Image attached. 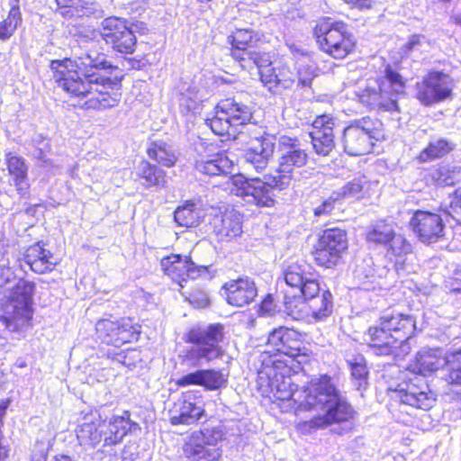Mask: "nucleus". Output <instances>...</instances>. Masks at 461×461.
Listing matches in <instances>:
<instances>
[{
	"label": "nucleus",
	"mask_w": 461,
	"mask_h": 461,
	"mask_svg": "<svg viewBox=\"0 0 461 461\" xmlns=\"http://www.w3.org/2000/svg\"><path fill=\"white\" fill-rule=\"evenodd\" d=\"M50 68L58 85L68 94L79 98L86 109H106L121 100V85L108 71L115 68L103 53H87L77 60H52Z\"/></svg>",
	"instance_id": "obj_1"
},
{
	"label": "nucleus",
	"mask_w": 461,
	"mask_h": 461,
	"mask_svg": "<svg viewBox=\"0 0 461 461\" xmlns=\"http://www.w3.org/2000/svg\"><path fill=\"white\" fill-rule=\"evenodd\" d=\"M447 366L445 380L451 384H461V348L445 354L440 348H421L410 365L413 378H409L398 385L394 391L395 397L401 402L422 410L430 409L435 401V394L429 390L424 378Z\"/></svg>",
	"instance_id": "obj_2"
},
{
	"label": "nucleus",
	"mask_w": 461,
	"mask_h": 461,
	"mask_svg": "<svg viewBox=\"0 0 461 461\" xmlns=\"http://www.w3.org/2000/svg\"><path fill=\"white\" fill-rule=\"evenodd\" d=\"M298 400L307 411L320 412L309 421L311 428H324L332 423L349 421L355 415L331 378L326 375L312 379L311 386L298 394Z\"/></svg>",
	"instance_id": "obj_3"
},
{
	"label": "nucleus",
	"mask_w": 461,
	"mask_h": 461,
	"mask_svg": "<svg viewBox=\"0 0 461 461\" xmlns=\"http://www.w3.org/2000/svg\"><path fill=\"white\" fill-rule=\"evenodd\" d=\"M290 366L285 359L277 357H263L258 370V384L264 392H269V397L276 402L284 411L294 410L296 414L307 411L300 404L298 394L304 393L311 386V382L301 390L294 391V383L290 376Z\"/></svg>",
	"instance_id": "obj_4"
},
{
	"label": "nucleus",
	"mask_w": 461,
	"mask_h": 461,
	"mask_svg": "<svg viewBox=\"0 0 461 461\" xmlns=\"http://www.w3.org/2000/svg\"><path fill=\"white\" fill-rule=\"evenodd\" d=\"M406 83L403 77L390 66L384 69V76L367 83L357 93L358 101L370 109L398 111V99L405 95Z\"/></svg>",
	"instance_id": "obj_5"
},
{
	"label": "nucleus",
	"mask_w": 461,
	"mask_h": 461,
	"mask_svg": "<svg viewBox=\"0 0 461 461\" xmlns=\"http://www.w3.org/2000/svg\"><path fill=\"white\" fill-rule=\"evenodd\" d=\"M35 285L32 282L20 279L9 289L3 305L0 320L6 329L16 331L29 324L32 317V302Z\"/></svg>",
	"instance_id": "obj_6"
},
{
	"label": "nucleus",
	"mask_w": 461,
	"mask_h": 461,
	"mask_svg": "<svg viewBox=\"0 0 461 461\" xmlns=\"http://www.w3.org/2000/svg\"><path fill=\"white\" fill-rule=\"evenodd\" d=\"M223 338V326L221 324L192 329L187 334V341L192 346L186 350L185 360L194 366H199L221 357L223 349L220 343Z\"/></svg>",
	"instance_id": "obj_7"
},
{
	"label": "nucleus",
	"mask_w": 461,
	"mask_h": 461,
	"mask_svg": "<svg viewBox=\"0 0 461 461\" xmlns=\"http://www.w3.org/2000/svg\"><path fill=\"white\" fill-rule=\"evenodd\" d=\"M314 35L321 50L334 59H344L355 48V41L342 23H333L330 18L320 21Z\"/></svg>",
	"instance_id": "obj_8"
},
{
	"label": "nucleus",
	"mask_w": 461,
	"mask_h": 461,
	"mask_svg": "<svg viewBox=\"0 0 461 461\" xmlns=\"http://www.w3.org/2000/svg\"><path fill=\"white\" fill-rule=\"evenodd\" d=\"M252 118L250 107L232 98L218 103L212 117L205 124L217 135L235 134L236 128L249 122Z\"/></svg>",
	"instance_id": "obj_9"
},
{
	"label": "nucleus",
	"mask_w": 461,
	"mask_h": 461,
	"mask_svg": "<svg viewBox=\"0 0 461 461\" xmlns=\"http://www.w3.org/2000/svg\"><path fill=\"white\" fill-rule=\"evenodd\" d=\"M275 176H264V178H247L243 175H235L229 178L226 189L246 202L260 206H271L274 203Z\"/></svg>",
	"instance_id": "obj_10"
},
{
	"label": "nucleus",
	"mask_w": 461,
	"mask_h": 461,
	"mask_svg": "<svg viewBox=\"0 0 461 461\" xmlns=\"http://www.w3.org/2000/svg\"><path fill=\"white\" fill-rule=\"evenodd\" d=\"M279 150L278 167L273 181L278 190H285L293 181L294 170L306 165L308 154L300 147L296 139L287 136L280 137Z\"/></svg>",
	"instance_id": "obj_11"
},
{
	"label": "nucleus",
	"mask_w": 461,
	"mask_h": 461,
	"mask_svg": "<svg viewBox=\"0 0 461 461\" xmlns=\"http://www.w3.org/2000/svg\"><path fill=\"white\" fill-rule=\"evenodd\" d=\"M222 439V430L218 428L194 431L184 444V455L189 461H219L221 450L218 444Z\"/></svg>",
	"instance_id": "obj_12"
},
{
	"label": "nucleus",
	"mask_w": 461,
	"mask_h": 461,
	"mask_svg": "<svg viewBox=\"0 0 461 461\" xmlns=\"http://www.w3.org/2000/svg\"><path fill=\"white\" fill-rule=\"evenodd\" d=\"M377 122L369 117L355 121L345 128L342 143L344 150L350 156H362L369 153L378 140Z\"/></svg>",
	"instance_id": "obj_13"
},
{
	"label": "nucleus",
	"mask_w": 461,
	"mask_h": 461,
	"mask_svg": "<svg viewBox=\"0 0 461 461\" xmlns=\"http://www.w3.org/2000/svg\"><path fill=\"white\" fill-rule=\"evenodd\" d=\"M347 249L346 231L339 228L327 229L319 236L314 245L313 260L320 267L332 268L338 265Z\"/></svg>",
	"instance_id": "obj_14"
},
{
	"label": "nucleus",
	"mask_w": 461,
	"mask_h": 461,
	"mask_svg": "<svg viewBox=\"0 0 461 461\" xmlns=\"http://www.w3.org/2000/svg\"><path fill=\"white\" fill-rule=\"evenodd\" d=\"M285 311L294 319H304L312 316L316 321L327 317L332 309V295L330 292H320L312 297L288 298L285 300Z\"/></svg>",
	"instance_id": "obj_15"
},
{
	"label": "nucleus",
	"mask_w": 461,
	"mask_h": 461,
	"mask_svg": "<svg viewBox=\"0 0 461 461\" xmlns=\"http://www.w3.org/2000/svg\"><path fill=\"white\" fill-rule=\"evenodd\" d=\"M100 33L114 51L122 54L134 52L137 39L125 20L113 16L105 18L101 23Z\"/></svg>",
	"instance_id": "obj_16"
},
{
	"label": "nucleus",
	"mask_w": 461,
	"mask_h": 461,
	"mask_svg": "<svg viewBox=\"0 0 461 461\" xmlns=\"http://www.w3.org/2000/svg\"><path fill=\"white\" fill-rule=\"evenodd\" d=\"M140 326L131 319L119 321L101 320L96 323V332L103 342L114 347L137 341L140 333Z\"/></svg>",
	"instance_id": "obj_17"
},
{
	"label": "nucleus",
	"mask_w": 461,
	"mask_h": 461,
	"mask_svg": "<svg viewBox=\"0 0 461 461\" xmlns=\"http://www.w3.org/2000/svg\"><path fill=\"white\" fill-rule=\"evenodd\" d=\"M285 283L297 288L302 296L312 297L320 291L318 274L305 260H296L288 263L284 270Z\"/></svg>",
	"instance_id": "obj_18"
},
{
	"label": "nucleus",
	"mask_w": 461,
	"mask_h": 461,
	"mask_svg": "<svg viewBox=\"0 0 461 461\" xmlns=\"http://www.w3.org/2000/svg\"><path fill=\"white\" fill-rule=\"evenodd\" d=\"M267 346L269 349L260 356L261 362L265 356L267 358L285 359V357L295 358L301 355L302 350L299 333L285 327H279L269 334Z\"/></svg>",
	"instance_id": "obj_19"
},
{
	"label": "nucleus",
	"mask_w": 461,
	"mask_h": 461,
	"mask_svg": "<svg viewBox=\"0 0 461 461\" xmlns=\"http://www.w3.org/2000/svg\"><path fill=\"white\" fill-rule=\"evenodd\" d=\"M379 323L385 327L400 344V351H402L403 354H409L411 347L408 344V339L416 330L415 318L411 314L395 310H387L381 315Z\"/></svg>",
	"instance_id": "obj_20"
},
{
	"label": "nucleus",
	"mask_w": 461,
	"mask_h": 461,
	"mask_svg": "<svg viewBox=\"0 0 461 461\" xmlns=\"http://www.w3.org/2000/svg\"><path fill=\"white\" fill-rule=\"evenodd\" d=\"M453 88L454 82L450 76L432 71L417 85V98L424 105H430L448 98Z\"/></svg>",
	"instance_id": "obj_21"
},
{
	"label": "nucleus",
	"mask_w": 461,
	"mask_h": 461,
	"mask_svg": "<svg viewBox=\"0 0 461 461\" xmlns=\"http://www.w3.org/2000/svg\"><path fill=\"white\" fill-rule=\"evenodd\" d=\"M217 148L212 143L202 142L198 148V158L195 160V168L208 176L227 174L233 167V162L221 151H215Z\"/></svg>",
	"instance_id": "obj_22"
},
{
	"label": "nucleus",
	"mask_w": 461,
	"mask_h": 461,
	"mask_svg": "<svg viewBox=\"0 0 461 461\" xmlns=\"http://www.w3.org/2000/svg\"><path fill=\"white\" fill-rule=\"evenodd\" d=\"M411 226L423 243H435L444 237L445 224L437 213L419 210L414 212Z\"/></svg>",
	"instance_id": "obj_23"
},
{
	"label": "nucleus",
	"mask_w": 461,
	"mask_h": 461,
	"mask_svg": "<svg viewBox=\"0 0 461 461\" xmlns=\"http://www.w3.org/2000/svg\"><path fill=\"white\" fill-rule=\"evenodd\" d=\"M160 265L164 273L181 286H183L181 282L186 281L188 278L195 279L201 273L206 271L204 267L195 266L189 257L185 256L183 258L176 254L163 258Z\"/></svg>",
	"instance_id": "obj_24"
},
{
	"label": "nucleus",
	"mask_w": 461,
	"mask_h": 461,
	"mask_svg": "<svg viewBox=\"0 0 461 461\" xmlns=\"http://www.w3.org/2000/svg\"><path fill=\"white\" fill-rule=\"evenodd\" d=\"M364 340L377 356L393 355L395 358H400L407 355L400 351V344L387 329L380 324L370 327L365 333Z\"/></svg>",
	"instance_id": "obj_25"
},
{
	"label": "nucleus",
	"mask_w": 461,
	"mask_h": 461,
	"mask_svg": "<svg viewBox=\"0 0 461 461\" xmlns=\"http://www.w3.org/2000/svg\"><path fill=\"white\" fill-rule=\"evenodd\" d=\"M221 289L226 302L235 307L249 305L258 295L256 284L249 277L230 280L223 285Z\"/></svg>",
	"instance_id": "obj_26"
},
{
	"label": "nucleus",
	"mask_w": 461,
	"mask_h": 461,
	"mask_svg": "<svg viewBox=\"0 0 461 461\" xmlns=\"http://www.w3.org/2000/svg\"><path fill=\"white\" fill-rule=\"evenodd\" d=\"M335 119L323 114L315 119L310 132L313 149L318 155L328 156L335 147L333 128Z\"/></svg>",
	"instance_id": "obj_27"
},
{
	"label": "nucleus",
	"mask_w": 461,
	"mask_h": 461,
	"mask_svg": "<svg viewBox=\"0 0 461 461\" xmlns=\"http://www.w3.org/2000/svg\"><path fill=\"white\" fill-rule=\"evenodd\" d=\"M103 420L96 413L86 415L76 429V435L80 446L94 448L102 440L104 441Z\"/></svg>",
	"instance_id": "obj_28"
},
{
	"label": "nucleus",
	"mask_w": 461,
	"mask_h": 461,
	"mask_svg": "<svg viewBox=\"0 0 461 461\" xmlns=\"http://www.w3.org/2000/svg\"><path fill=\"white\" fill-rule=\"evenodd\" d=\"M275 139L273 136L265 135L260 138H254L249 141L246 152V160L250 163L256 170L265 169L274 154Z\"/></svg>",
	"instance_id": "obj_29"
},
{
	"label": "nucleus",
	"mask_w": 461,
	"mask_h": 461,
	"mask_svg": "<svg viewBox=\"0 0 461 461\" xmlns=\"http://www.w3.org/2000/svg\"><path fill=\"white\" fill-rule=\"evenodd\" d=\"M102 427L105 446L116 445L128 432L140 429L139 425L130 420L128 411H124L122 416H113L109 421L103 420Z\"/></svg>",
	"instance_id": "obj_30"
},
{
	"label": "nucleus",
	"mask_w": 461,
	"mask_h": 461,
	"mask_svg": "<svg viewBox=\"0 0 461 461\" xmlns=\"http://www.w3.org/2000/svg\"><path fill=\"white\" fill-rule=\"evenodd\" d=\"M102 427L105 446L116 445L128 432L140 429L139 425L130 420L128 411H124L122 416H113L109 421L103 420Z\"/></svg>",
	"instance_id": "obj_31"
},
{
	"label": "nucleus",
	"mask_w": 461,
	"mask_h": 461,
	"mask_svg": "<svg viewBox=\"0 0 461 461\" xmlns=\"http://www.w3.org/2000/svg\"><path fill=\"white\" fill-rule=\"evenodd\" d=\"M5 165L10 176V184L15 187L21 196H25L30 188L29 167L25 159L10 152L5 155Z\"/></svg>",
	"instance_id": "obj_32"
},
{
	"label": "nucleus",
	"mask_w": 461,
	"mask_h": 461,
	"mask_svg": "<svg viewBox=\"0 0 461 461\" xmlns=\"http://www.w3.org/2000/svg\"><path fill=\"white\" fill-rule=\"evenodd\" d=\"M204 410L202 405L186 399L180 398L170 410V422L173 425H191L195 423L203 415Z\"/></svg>",
	"instance_id": "obj_33"
},
{
	"label": "nucleus",
	"mask_w": 461,
	"mask_h": 461,
	"mask_svg": "<svg viewBox=\"0 0 461 461\" xmlns=\"http://www.w3.org/2000/svg\"><path fill=\"white\" fill-rule=\"evenodd\" d=\"M23 260L30 269L37 274L50 272L55 267L52 253L45 249L40 243L26 249Z\"/></svg>",
	"instance_id": "obj_34"
},
{
	"label": "nucleus",
	"mask_w": 461,
	"mask_h": 461,
	"mask_svg": "<svg viewBox=\"0 0 461 461\" xmlns=\"http://www.w3.org/2000/svg\"><path fill=\"white\" fill-rule=\"evenodd\" d=\"M214 231L221 239H232L242 232L241 215L235 210H227L212 221Z\"/></svg>",
	"instance_id": "obj_35"
},
{
	"label": "nucleus",
	"mask_w": 461,
	"mask_h": 461,
	"mask_svg": "<svg viewBox=\"0 0 461 461\" xmlns=\"http://www.w3.org/2000/svg\"><path fill=\"white\" fill-rule=\"evenodd\" d=\"M56 12L65 18L82 17L95 10V0H55Z\"/></svg>",
	"instance_id": "obj_36"
},
{
	"label": "nucleus",
	"mask_w": 461,
	"mask_h": 461,
	"mask_svg": "<svg viewBox=\"0 0 461 461\" xmlns=\"http://www.w3.org/2000/svg\"><path fill=\"white\" fill-rule=\"evenodd\" d=\"M136 176L143 179L146 187L165 185L166 172L146 160H141L135 167Z\"/></svg>",
	"instance_id": "obj_37"
},
{
	"label": "nucleus",
	"mask_w": 461,
	"mask_h": 461,
	"mask_svg": "<svg viewBox=\"0 0 461 461\" xmlns=\"http://www.w3.org/2000/svg\"><path fill=\"white\" fill-rule=\"evenodd\" d=\"M149 158L156 160L164 167H173L176 157L172 149L163 140H155L149 143L147 149Z\"/></svg>",
	"instance_id": "obj_38"
},
{
	"label": "nucleus",
	"mask_w": 461,
	"mask_h": 461,
	"mask_svg": "<svg viewBox=\"0 0 461 461\" xmlns=\"http://www.w3.org/2000/svg\"><path fill=\"white\" fill-rule=\"evenodd\" d=\"M201 214L202 212L197 204L187 201L176 209L174 218L179 226L191 228L197 225Z\"/></svg>",
	"instance_id": "obj_39"
},
{
	"label": "nucleus",
	"mask_w": 461,
	"mask_h": 461,
	"mask_svg": "<svg viewBox=\"0 0 461 461\" xmlns=\"http://www.w3.org/2000/svg\"><path fill=\"white\" fill-rule=\"evenodd\" d=\"M394 234L395 230L393 223L379 221L369 226L366 240L375 244L387 245Z\"/></svg>",
	"instance_id": "obj_40"
},
{
	"label": "nucleus",
	"mask_w": 461,
	"mask_h": 461,
	"mask_svg": "<svg viewBox=\"0 0 461 461\" xmlns=\"http://www.w3.org/2000/svg\"><path fill=\"white\" fill-rule=\"evenodd\" d=\"M23 21L19 0H13L7 17L0 22V40L6 41L15 32Z\"/></svg>",
	"instance_id": "obj_41"
},
{
	"label": "nucleus",
	"mask_w": 461,
	"mask_h": 461,
	"mask_svg": "<svg viewBox=\"0 0 461 461\" xmlns=\"http://www.w3.org/2000/svg\"><path fill=\"white\" fill-rule=\"evenodd\" d=\"M451 149L452 146L447 140L444 139L434 140L419 154L417 159L421 163H425L442 158Z\"/></svg>",
	"instance_id": "obj_42"
},
{
	"label": "nucleus",
	"mask_w": 461,
	"mask_h": 461,
	"mask_svg": "<svg viewBox=\"0 0 461 461\" xmlns=\"http://www.w3.org/2000/svg\"><path fill=\"white\" fill-rule=\"evenodd\" d=\"M180 112L186 116H194L202 111V99L194 88H189L179 96Z\"/></svg>",
	"instance_id": "obj_43"
},
{
	"label": "nucleus",
	"mask_w": 461,
	"mask_h": 461,
	"mask_svg": "<svg viewBox=\"0 0 461 461\" xmlns=\"http://www.w3.org/2000/svg\"><path fill=\"white\" fill-rule=\"evenodd\" d=\"M387 255L394 259L396 264H402L404 258L411 253V245L401 234H394L387 243Z\"/></svg>",
	"instance_id": "obj_44"
},
{
	"label": "nucleus",
	"mask_w": 461,
	"mask_h": 461,
	"mask_svg": "<svg viewBox=\"0 0 461 461\" xmlns=\"http://www.w3.org/2000/svg\"><path fill=\"white\" fill-rule=\"evenodd\" d=\"M253 32L249 30H237L232 35V57L240 61L246 60V54L243 52H250L247 47L252 41Z\"/></svg>",
	"instance_id": "obj_45"
},
{
	"label": "nucleus",
	"mask_w": 461,
	"mask_h": 461,
	"mask_svg": "<svg viewBox=\"0 0 461 461\" xmlns=\"http://www.w3.org/2000/svg\"><path fill=\"white\" fill-rule=\"evenodd\" d=\"M202 375V386L207 390H218L227 384V375L220 370L203 369Z\"/></svg>",
	"instance_id": "obj_46"
},
{
	"label": "nucleus",
	"mask_w": 461,
	"mask_h": 461,
	"mask_svg": "<svg viewBox=\"0 0 461 461\" xmlns=\"http://www.w3.org/2000/svg\"><path fill=\"white\" fill-rule=\"evenodd\" d=\"M366 185V176H361L348 182L340 190L334 193L339 199L357 197Z\"/></svg>",
	"instance_id": "obj_47"
},
{
	"label": "nucleus",
	"mask_w": 461,
	"mask_h": 461,
	"mask_svg": "<svg viewBox=\"0 0 461 461\" xmlns=\"http://www.w3.org/2000/svg\"><path fill=\"white\" fill-rule=\"evenodd\" d=\"M298 81L303 86H309L312 79L318 76V68L309 59H303L298 62Z\"/></svg>",
	"instance_id": "obj_48"
},
{
	"label": "nucleus",
	"mask_w": 461,
	"mask_h": 461,
	"mask_svg": "<svg viewBox=\"0 0 461 461\" xmlns=\"http://www.w3.org/2000/svg\"><path fill=\"white\" fill-rule=\"evenodd\" d=\"M351 366V375L352 377L356 380V386L357 390L365 389L367 382V368L366 364L364 363V359L360 357L359 359H356L354 363H350Z\"/></svg>",
	"instance_id": "obj_49"
},
{
	"label": "nucleus",
	"mask_w": 461,
	"mask_h": 461,
	"mask_svg": "<svg viewBox=\"0 0 461 461\" xmlns=\"http://www.w3.org/2000/svg\"><path fill=\"white\" fill-rule=\"evenodd\" d=\"M260 79L263 85L268 88L269 91L276 93V81L278 73L272 67L265 68L259 72Z\"/></svg>",
	"instance_id": "obj_50"
},
{
	"label": "nucleus",
	"mask_w": 461,
	"mask_h": 461,
	"mask_svg": "<svg viewBox=\"0 0 461 461\" xmlns=\"http://www.w3.org/2000/svg\"><path fill=\"white\" fill-rule=\"evenodd\" d=\"M246 54V60L251 59L255 65L258 68V71L261 72V70L265 68H270L271 67V60L267 54L266 53H259L256 51H250V52H243Z\"/></svg>",
	"instance_id": "obj_51"
},
{
	"label": "nucleus",
	"mask_w": 461,
	"mask_h": 461,
	"mask_svg": "<svg viewBox=\"0 0 461 461\" xmlns=\"http://www.w3.org/2000/svg\"><path fill=\"white\" fill-rule=\"evenodd\" d=\"M15 280V275L9 267V260L3 258L0 263V288L5 287Z\"/></svg>",
	"instance_id": "obj_52"
},
{
	"label": "nucleus",
	"mask_w": 461,
	"mask_h": 461,
	"mask_svg": "<svg viewBox=\"0 0 461 461\" xmlns=\"http://www.w3.org/2000/svg\"><path fill=\"white\" fill-rule=\"evenodd\" d=\"M202 370H197L195 372L187 374L181 378H179L176 382L179 386H188V385H200L202 386Z\"/></svg>",
	"instance_id": "obj_53"
},
{
	"label": "nucleus",
	"mask_w": 461,
	"mask_h": 461,
	"mask_svg": "<svg viewBox=\"0 0 461 461\" xmlns=\"http://www.w3.org/2000/svg\"><path fill=\"white\" fill-rule=\"evenodd\" d=\"M294 83V79L292 77V73L286 68L280 69L276 81V92H278L281 88L287 89L292 87Z\"/></svg>",
	"instance_id": "obj_54"
},
{
	"label": "nucleus",
	"mask_w": 461,
	"mask_h": 461,
	"mask_svg": "<svg viewBox=\"0 0 461 461\" xmlns=\"http://www.w3.org/2000/svg\"><path fill=\"white\" fill-rule=\"evenodd\" d=\"M337 200L339 199L337 198V195H335V193L333 192L328 199L323 201L321 204L314 209V215L322 216L330 214L334 209V203Z\"/></svg>",
	"instance_id": "obj_55"
},
{
	"label": "nucleus",
	"mask_w": 461,
	"mask_h": 461,
	"mask_svg": "<svg viewBox=\"0 0 461 461\" xmlns=\"http://www.w3.org/2000/svg\"><path fill=\"white\" fill-rule=\"evenodd\" d=\"M448 213L453 217L455 214L461 216V187L450 196Z\"/></svg>",
	"instance_id": "obj_56"
},
{
	"label": "nucleus",
	"mask_w": 461,
	"mask_h": 461,
	"mask_svg": "<svg viewBox=\"0 0 461 461\" xmlns=\"http://www.w3.org/2000/svg\"><path fill=\"white\" fill-rule=\"evenodd\" d=\"M426 44V41L424 36L421 35H412L408 42L405 44V54L409 53L410 51L419 50L420 47H422Z\"/></svg>",
	"instance_id": "obj_57"
},
{
	"label": "nucleus",
	"mask_w": 461,
	"mask_h": 461,
	"mask_svg": "<svg viewBox=\"0 0 461 461\" xmlns=\"http://www.w3.org/2000/svg\"><path fill=\"white\" fill-rule=\"evenodd\" d=\"M438 185H452L455 184V178L449 175V171L446 168H442L436 173L434 176Z\"/></svg>",
	"instance_id": "obj_58"
},
{
	"label": "nucleus",
	"mask_w": 461,
	"mask_h": 461,
	"mask_svg": "<svg viewBox=\"0 0 461 461\" xmlns=\"http://www.w3.org/2000/svg\"><path fill=\"white\" fill-rule=\"evenodd\" d=\"M275 310L274 301L271 295L266 296L260 304L259 311L262 313L269 314Z\"/></svg>",
	"instance_id": "obj_59"
},
{
	"label": "nucleus",
	"mask_w": 461,
	"mask_h": 461,
	"mask_svg": "<svg viewBox=\"0 0 461 461\" xmlns=\"http://www.w3.org/2000/svg\"><path fill=\"white\" fill-rule=\"evenodd\" d=\"M190 302L196 307H205L209 303V298L206 294L201 293L199 299L196 300L194 296L192 295Z\"/></svg>",
	"instance_id": "obj_60"
},
{
	"label": "nucleus",
	"mask_w": 461,
	"mask_h": 461,
	"mask_svg": "<svg viewBox=\"0 0 461 461\" xmlns=\"http://www.w3.org/2000/svg\"><path fill=\"white\" fill-rule=\"evenodd\" d=\"M50 461H73L70 456L66 455L55 456Z\"/></svg>",
	"instance_id": "obj_61"
},
{
	"label": "nucleus",
	"mask_w": 461,
	"mask_h": 461,
	"mask_svg": "<svg viewBox=\"0 0 461 461\" xmlns=\"http://www.w3.org/2000/svg\"><path fill=\"white\" fill-rule=\"evenodd\" d=\"M46 460V455L45 454H42L41 456V457L37 460H35L34 458H32V461H45Z\"/></svg>",
	"instance_id": "obj_62"
},
{
	"label": "nucleus",
	"mask_w": 461,
	"mask_h": 461,
	"mask_svg": "<svg viewBox=\"0 0 461 461\" xmlns=\"http://www.w3.org/2000/svg\"><path fill=\"white\" fill-rule=\"evenodd\" d=\"M455 20L456 23L461 25V17H456Z\"/></svg>",
	"instance_id": "obj_63"
}]
</instances>
